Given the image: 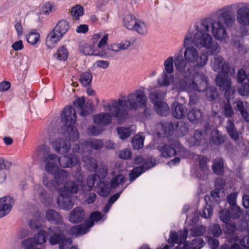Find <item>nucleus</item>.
<instances>
[{
    "mask_svg": "<svg viewBox=\"0 0 249 249\" xmlns=\"http://www.w3.org/2000/svg\"><path fill=\"white\" fill-rule=\"evenodd\" d=\"M189 37L184 38L183 55L182 49L174 54V64L178 76L173 84V88L178 92L201 91L207 85V76L195 69L203 68L207 64L208 54L200 53L192 45Z\"/></svg>",
    "mask_w": 249,
    "mask_h": 249,
    "instance_id": "1",
    "label": "nucleus"
},
{
    "mask_svg": "<svg viewBox=\"0 0 249 249\" xmlns=\"http://www.w3.org/2000/svg\"><path fill=\"white\" fill-rule=\"evenodd\" d=\"M51 246L58 245L59 249H68L72 244L71 238H67L61 228L51 226L47 231L40 230L33 237L23 240L21 243L22 249H42L37 246L42 245L47 241Z\"/></svg>",
    "mask_w": 249,
    "mask_h": 249,
    "instance_id": "2",
    "label": "nucleus"
},
{
    "mask_svg": "<svg viewBox=\"0 0 249 249\" xmlns=\"http://www.w3.org/2000/svg\"><path fill=\"white\" fill-rule=\"evenodd\" d=\"M215 15L216 20L207 18L204 21H208L210 23L209 30L211 28L212 33L216 40L227 42L229 36L226 27H231L235 21L234 15L232 12V7L230 5L226 6L217 10Z\"/></svg>",
    "mask_w": 249,
    "mask_h": 249,
    "instance_id": "3",
    "label": "nucleus"
},
{
    "mask_svg": "<svg viewBox=\"0 0 249 249\" xmlns=\"http://www.w3.org/2000/svg\"><path fill=\"white\" fill-rule=\"evenodd\" d=\"M210 24L208 21H203L199 25H195V29H190L185 37H190L192 44H194L197 48H204L212 55L219 53L221 47L208 33Z\"/></svg>",
    "mask_w": 249,
    "mask_h": 249,
    "instance_id": "4",
    "label": "nucleus"
},
{
    "mask_svg": "<svg viewBox=\"0 0 249 249\" xmlns=\"http://www.w3.org/2000/svg\"><path fill=\"white\" fill-rule=\"evenodd\" d=\"M123 103L122 99L117 101L112 100L104 106L106 112L101 113L93 116V121L97 124H109L111 123L112 118L114 117L119 123H123L126 119V111H121L119 107Z\"/></svg>",
    "mask_w": 249,
    "mask_h": 249,
    "instance_id": "5",
    "label": "nucleus"
},
{
    "mask_svg": "<svg viewBox=\"0 0 249 249\" xmlns=\"http://www.w3.org/2000/svg\"><path fill=\"white\" fill-rule=\"evenodd\" d=\"M211 67L214 71H219L215 78V81L220 89L224 90L230 88L231 83L228 76L230 68L229 64L225 63L222 57L217 55L212 58L211 60Z\"/></svg>",
    "mask_w": 249,
    "mask_h": 249,
    "instance_id": "6",
    "label": "nucleus"
},
{
    "mask_svg": "<svg viewBox=\"0 0 249 249\" xmlns=\"http://www.w3.org/2000/svg\"><path fill=\"white\" fill-rule=\"evenodd\" d=\"M123 103L119 107L121 111H126V119L128 116V110L136 109L141 107H145L146 105L147 98L144 92L142 89H138L130 93L124 100H122Z\"/></svg>",
    "mask_w": 249,
    "mask_h": 249,
    "instance_id": "7",
    "label": "nucleus"
},
{
    "mask_svg": "<svg viewBox=\"0 0 249 249\" xmlns=\"http://www.w3.org/2000/svg\"><path fill=\"white\" fill-rule=\"evenodd\" d=\"M70 179L69 174L66 171L61 169L55 173L54 180L50 176L44 174L42 177V183L47 189L54 190L61 185L64 186Z\"/></svg>",
    "mask_w": 249,
    "mask_h": 249,
    "instance_id": "8",
    "label": "nucleus"
},
{
    "mask_svg": "<svg viewBox=\"0 0 249 249\" xmlns=\"http://www.w3.org/2000/svg\"><path fill=\"white\" fill-rule=\"evenodd\" d=\"M131 42L127 40H124L120 42H113L110 44L106 49L103 48L100 53V56L107 58H112L120 52L127 50L130 46Z\"/></svg>",
    "mask_w": 249,
    "mask_h": 249,
    "instance_id": "9",
    "label": "nucleus"
},
{
    "mask_svg": "<svg viewBox=\"0 0 249 249\" xmlns=\"http://www.w3.org/2000/svg\"><path fill=\"white\" fill-rule=\"evenodd\" d=\"M90 220L86 222L85 225H77L71 227L69 231V233L71 235L76 236L82 235L89 231V229L94 225V221H98L102 218L101 213L98 212H92L90 215Z\"/></svg>",
    "mask_w": 249,
    "mask_h": 249,
    "instance_id": "10",
    "label": "nucleus"
},
{
    "mask_svg": "<svg viewBox=\"0 0 249 249\" xmlns=\"http://www.w3.org/2000/svg\"><path fill=\"white\" fill-rule=\"evenodd\" d=\"M74 177L76 179V182H68L65 185L58 190L59 195L62 196H70L72 194H75L78 192L79 186L82 185L83 176L81 170H78L75 173Z\"/></svg>",
    "mask_w": 249,
    "mask_h": 249,
    "instance_id": "11",
    "label": "nucleus"
},
{
    "mask_svg": "<svg viewBox=\"0 0 249 249\" xmlns=\"http://www.w3.org/2000/svg\"><path fill=\"white\" fill-rule=\"evenodd\" d=\"M164 94L158 90L151 92L149 96L150 101L155 105V110L161 116H167L170 112L167 104L162 101Z\"/></svg>",
    "mask_w": 249,
    "mask_h": 249,
    "instance_id": "12",
    "label": "nucleus"
},
{
    "mask_svg": "<svg viewBox=\"0 0 249 249\" xmlns=\"http://www.w3.org/2000/svg\"><path fill=\"white\" fill-rule=\"evenodd\" d=\"M135 162L137 164H141V165L135 168L130 173L129 178L131 182L135 180L143 172L153 167L156 164L155 161H153L152 158L145 160L141 156H137L135 158Z\"/></svg>",
    "mask_w": 249,
    "mask_h": 249,
    "instance_id": "13",
    "label": "nucleus"
},
{
    "mask_svg": "<svg viewBox=\"0 0 249 249\" xmlns=\"http://www.w3.org/2000/svg\"><path fill=\"white\" fill-rule=\"evenodd\" d=\"M108 37V34L105 35L99 42L97 45V48L96 50H93L91 45L85 42H81L79 45V50L80 52L85 55H93L100 56L99 54H100L102 51V49L105 48L107 44Z\"/></svg>",
    "mask_w": 249,
    "mask_h": 249,
    "instance_id": "14",
    "label": "nucleus"
},
{
    "mask_svg": "<svg viewBox=\"0 0 249 249\" xmlns=\"http://www.w3.org/2000/svg\"><path fill=\"white\" fill-rule=\"evenodd\" d=\"M188 235V231L185 229L183 231H179L178 232L171 231L168 242L170 243H177L178 245L175 249H190L189 244L184 241L186 240Z\"/></svg>",
    "mask_w": 249,
    "mask_h": 249,
    "instance_id": "15",
    "label": "nucleus"
},
{
    "mask_svg": "<svg viewBox=\"0 0 249 249\" xmlns=\"http://www.w3.org/2000/svg\"><path fill=\"white\" fill-rule=\"evenodd\" d=\"M77 116L74 109L71 106L66 107L61 114V119L57 123L62 124H74Z\"/></svg>",
    "mask_w": 249,
    "mask_h": 249,
    "instance_id": "16",
    "label": "nucleus"
},
{
    "mask_svg": "<svg viewBox=\"0 0 249 249\" xmlns=\"http://www.w3.org/2000/svg\"><path fill=\"white\" fill-rule=\"evenodd\" d=\"M59 158L54 154H48L44 156L45 170L48 173L53 174L59 166Z\"/></svg>",
    "mask_w": 249,
    "mask_h": 249,
    "instance_id": "17",
    "label": "nucleus"
},
{
    "mask_svg": "<svg viewBox=\"0 0 249 249\" xmlns=\"http://www.w3.org/2000/svg\"><path fill=\"white\" fill-rule=\"evenodd\" d=\"M14 204L13 199L9 196L0 198V218L10 213Z\"/></svg>",
    "mask_w": 249,
    "mask_h": 249,
    "instance_id": "18",
    "label": "nucleus"
},
{
    "mask_svg": "<svg viewBox=\"0 0 249 249\" xmlns=\"http://www.w3.org/2000/svg\"><path fill=\"white\" fill-rule=\"evenodd\" d=\"M236 20L241 26H249V5L242 6L237 10Z\"/></svg>",
    "mask_w": 249,
    "mask_h": 249,
    "instance_id": "19",
    "label": "nucleus"
},
{
    "mask_svg": "<svg viewBox=\"0 0 249 249\" xmlns=\"http://www.w3.org/2000/svg\"><path fill=\"white\" fill-rule=\"evenodd\" d=\"M85 98L83 97L77 98L73 102V105L75 107L81 109L80 115L86 116L89 115L93 110V106L91 103H87L84 106Z\"/></svg>",
    "mask_w": 249,
    "mask_h": 249,
    "instance_id": "20",
    "label": "nucleus"
},
{
    "mask_svg": "<svg viewBox=\"0 0 249 249\" xmlns=\"http://www.w3.org/2000/svg\"><path fill=\"white\" fill-rule=\"evenodd\" d=\"M171 144L174 147H171L167 145H165L163 147L159 146L162 156L164 157H172L175 155L177 152L179 153L181 152L182 150H183L178 141L175 142L174 144L171 143Z\"/></svg>",
    "mask_w": 249,
    "mask_h": 249,
    "instance_id": "21",
    "label": "nucleus"
},
{
    "mask_svg": "<svg viewBox=\"0 0 249 249\" xmlns=\"http://www.w3.org/2000/svg\"><path fill=\"white\" fill-rule=\"evenodd\" d=\"M224 90H225V95L227 99V101L224 103L223 107V112L227 117H231L233 114L234 112L231 106L230 105L229 100L233 97V91L231 89V87Z\"/></svg>",
    "mask_w": 249,
    "mask_h": 249,
    "instance_id": "22",
    "label": "nucleus"
},
{
    "mask_svg": "<svg viewBox=\"0 0 249 249\" xmlns=\"http://www.w3.org/2000/svg\"><path fill=\"white\" fill-rule=\"evenodd\" d=\"M85 216V212L80 207H77L72 210L69 215V221L73 223L82 221Z\"/></svg>",
    "mask_w": 249,
    "mask_h": 249,
    "instance_id": "23",
    "label": "nucleus"
},
{
    "mask_svg": "<svg viewBox=\"0 0 249 249\" xmlns=\"http://www.w3.org/2000/svg\"><path fill=\"white\" fill-rule=\"evenodd\" d=\"M187 110L185 105L178 102L173 104L172 114L177 119H181L187 113Z\"/></svg>",
    "mask_w": 249,
    "mask_h": 249,
    "instance_id": "24",
    "label": "nucleus"
},
{
    "mask_svg": "<svg viewBox=\"0 0 249 249\" xmlns=\"http://www.w3.org/2000/svg\"><path fill=\"white\" fill-rule=\"evenodd\" d=\"M45 217L48 221L55 224H61L63 222L61 215L54 210H47Z\"/></svg>",
    "mask_w": 249,
    "mask_h": 249,
    "instance_id": "25",
    "label": "nucleus"
},
{
    "mask_svg": "<svg viewBox=\"0 0 249 249\" xmlns=\"http://www.w3.org/2000/svg\"><path fill=\"white\" fill-rule=\"evenodd\" d=\"M78 160L75 155H71L70 157L64 156L59 158V166L63 168L71 167L77 164Z\"/></svg>",
    "mask_w": 249,
    "mask_h": 249,
    "instance_id": "26",
    "label": "nucleus"
},
{
    "mask_svg": "<svg viewBox=\"0 0 249 249\" xmlns=\"http://www.w3.org/2000/svg\"><path fill=\"white\" fill-rule=\"evenodd\" d=\"M35 194L38 196L40 201L46 205L49 204L53 201V198L49 196L46 191L40 185H36Z\"/></svg>",
    "mask_w": 249,
    "mask_h": 249,
    "instance_id": "27",
    "label": "nucleus"
},
{
    "mask_svg": "<svg viewBox=\"0 0 249 249\" xmlns=\"http://www.w3.org/2000/svg\"><path fill=\"white\" fill-rule=\"evenodd\" d=\"M62 36L54 30L49 33L46 39V45L48 48H52L62 38Z\"/></svg>",
    "mask_w": 249,
    "mask_h": 249,
    "instance_id": "28",
    "label": "nucleus"
},
{
    "mask_svg": "<svg viewBox=\"0 0 249 249\" xmlns=\"http://www.w3.org/2000/svg\"><path fill=\"white\" fill-rule=\"evenodd\" d=\"M53 146L58 153L63 154L66 153L70 147L69 142L64 140H58L53 143Z\"/></svg>",
    "mask_w": 249,
    "mask_h": 249,
    "instance_id": "29",
    "label": "nucleus"
},
{
    "mask_svg": "<svg viewBox=\"0 0 249 249\" xmlns=\"http://www.w3.org/2000/svg\"><path fill=\"white\" fill-rule=\"evenodd\" d=\"M117 131L119 138L121 140H124L129 137L131 134H134L136 131V129L135 128L133 127V125L127 127L121 126L117 127Z\"/></svg>",
    "mask_w": 249,
    "mask_h": 249,
    "instance_id": "30",
    "label": "nucleus"
},
{
    "mask_svg": "<svg viewBox=\"0 0 249 249\" xmlns=\"http://www.w3.org/2000/svg\"><path fill=\"white\" fill-rule=\"evenodd\" d=\"M111 188H112L110 185H109L108 182L100 181V182L97 184L96 192L99 195L103 197H106L110 194Z\"/></svg>",
    "mask_w": 249,
    "mask_h": 249,
    "instance_id": "31",
    "label": "nucleus"
},
{
    "mask_svg": "<svg viewBox=\"0 0 249 249\" xmlns=\"http://www.w3.org/2000/svg\"><path fill=\"white\" fill-rule=\"evenodd\" d=\"M174 79L173 74L162 71L160 77L157 80V83L160 86H169Z\"/></svg>",
    "mask_w": 249,
    "mask_h": 249,
    "instance_id": "32",
    "label": "nucleus"
},
{
    "mask_svg": "<svg viewBox=\"0 0 249 249\" xmlns=\"http://www.w3.org/2000/svg\"><path fill=\"white\" fill-rule=\"evenodd\" d=\"M70 196H62L59 195L57 199V202L58 206L63 209L70 210L73 206V204L71 202L70 198Z\"/></svg>",
    "mask_w": 249,
    "mask_h": 249,
    "instance_id": "33",
    "label": "nucleus"
},
{
    "mask_svg": "<svg viewBox=\"0 0 249 249\" xmlns=\"http://www.w3.org/2000/svg\"><path fill=\"white\" fill-rule=\"evenodd\" d=\"M234 104L235 105V109L240 112L242 117L246 122H249V114L245 107L244 102L241 100L236 99Z\"/></svg>",
    "mask_w": 249,
    "mask_h": 249,
    "instance_id": "34",
    "label": "nucleus"
},
{
    "mask_svg": "<svg viewBox=\"0 0 249 249\" xmlns=\"http://www.w3.org/2000/svg\"><path fill=\"white\" fill-rule=\"evenodd\" d=\"M132 30L136 32L139 35L144 36L148 32V28L144 21L138 19Z\"/></svg>",
    "mask_w": 249,
    "mask_h": 249,
    "instance_id": "35",
    "label": "nucleus"
},
{
    "mask_svg": "<svg viewBox=\"0 0 249 249\" xmlns=\"http://www.w3.org/2000/svg\"><path fill=\"white\" fill-rule=\"evenodd\" d=\"M69 29L70 25L68 22L65 20H61L57 23L53 29L54 31L57 32L63 36Z\"/></svg>",
    "mask_w": 249,
    "mask_h": 249,
    "instance_id": "36",
    "label": "nucleus"
},
{
    "mask_svg": "<svg viewBox=\"0 0 249 249\" xmlns=\"http://www.w3.org/2000/svg\"><path fill=\"white\" fill-rule=\"evenodd\" d=\"M202 117L201 112L196 108L191 109L188 113V118L191 122L197 123Z\"/></svg>",
    "mask_w": 249,
    "mask_h": 249,
    "instance_id": "37",
    "label": "nucleus"
},
{
    "mask_svg": "<svg viewBox=\"0 0 249 249\" xmlns=\"http://www.w3.org/2000/svg\"><path fill=\"white\" fill-rule=\"evenodd\" d=\"M138 19L131 15H126L124 18V25L128 29L132 30Z\"/></svg>",
    "mask_w": 249,
    "mask_h": 249,
    "instance_id": "38",
    "label": "nucleus"
},
{
    "mask_svg": "<svg viewBox=\"0 0 249 249\" xmlns=\"http://www.w3.org/2000/svg\"><path fill=\"white\" fill-rule=\"evenodd\" d=\"M174 62H175L174 56H169L166 59L163 63V71L173 74L174 72Z\"/></svg>",
    "mask_w": 249,
    "mask_h": 249,
    "instance_id": "39",
    "label": "nucleus"
},
{
    "mask_svg": "<svg viewBox=\"0 0 249 249\" xmlns=\"http://www.w3.org/2000/svg\"><path fill=\"white\" fill-rule=\"evenodd\" d=\"M68 52L65 46L60 47L57 52L54 54L53 57L60 61H65L68 57Z\"/></svg>",
    "mask_w": 249,
    "mask_h": 249,
    "instance_id": "40",
    "label": "nucleus"
},
{
    "mask_svg": "<svg viewBox=\"0 0 249 249\" xmlns=\"http://www.w3.org/2000/svg\"><path fill=\"white\" fill-rule=\"evenodd\" d=\"M235 229L236 227L235 224L231 221L228 223H226V226L224 231L228 235H230L231 234L232 237V239L230 240V242H232V240H233V241H237L238 240L237 236H236V235L233 234V233L235 231Z\"/></svg>",
    "mask_w": 249,
    "mask_h": 249,
    "instance_id": "41",
    "label": "nucleus"
},
{
    "mask_svg": "<svg viewBox=\"0 0 249 249\" xmlns=\"http://www.w3.org/2000/svg\"><path fill=\"white\" fill-rule=\"evenodd\" d=\"M144 138L141 135H135L132 140L133 147L135 149H141L143 146Z\"/></svg>",
    "mask_w": 249,
    "mask_h": 249,
    "instance_id": "42",
    "label": "nucleus"
},
{
    "mask_svg": "<svg viewBox=\"0 0 249 249\" xmlns=\"http://www.w3.org/2000/svg\"><path fill=\"white\" fill-rule=\"evenodd\" d=\"M39 34L34 31H31L26 37L27 41L32 45H35L39 42Z\"/></svg>",
    "mask_w": 249,
    "mask_h": 249,
    "instance_id": "43",
    "label": "nucleus"
},
{
    "mask_svg": "<svg viewBox=\"0 0 249 249\" xmlns=\"http://www.w3.org/2000/svg\"><path fill=\"white\" fill-rule=\"evenodd\" d=\"M207 84L206 85V87L204 89V90H202L204 91L205 89H206V98L209 101H213L214 100L217 96V93L216 91V89L214 87H211L207 88ZM202 92V91H201Z\"/></svg>",
    "mask_w": 249,
    "mask_h": 249,
    "instance_id": "44",
    "label": "nucleus"
},
{
    "mask_svg": "<svg viewBox=\"0 0 249 249\" xmlns=\"http://www.w3.org/2000/svg\"><path fill=\"white\" fill-rule=\"evenodd\" d=\"M71 13L73 19H78L83 15L84 9L82 6L76 5L71 8Z\"/></svg>",
    "mask_w": 249,
    "mask_h": 249,
    "instance_id": "45",
    "label": "nucleus"
},
{
    "mask_svg": "<svg viewBox=\"0 0 249 249\" xmlns=\"http://www.w3.org/2000/svg\"><path fill=\"white\" fill-rule=\"evenodd\" d=\"M213 170L216 174H221L223 172V161L221 159H217L213 161Z\"/></svg>",
    "mask_w": 249,
    "mask_h": 249,
    "instance_id": "46",
    "label": "nucleus"
},
{
    "mask_svg": "<svg viewBox=\"0 0 249 249\" xmlns=\"http://www.w3.org/2000/svg\"><path fill=\"white\" fill-rule=\"evenodd\" d=\"M83 161L86 168L90 172L95 171L97 169V162L94 159L84 158Z\"/></svg>",
    "mask_w": 249,
    "mask_h": 249,
    "instance_id": "47",
    "label": "nucleus"
},
{
    "mask_svg": "<svg viewBox=\"0 0 249 249\" xmlns=\"http://www.w3.org/2000/svg\"><path fill=\"white\" fill-rule=\"evenodd\" d=\"M92 78V74L89 72L85 71L81 74L80 81L84 86H88L90 84Z\"/></svg>",
    "mask_w": 249,
    "mask_h": 249,
    "instance_id": "48",
    "label": "nucleus"
},
{
    "mask_svg": "<svg viewBox=\"0 0 249 249\" xmlns=\"http://www.w3.org/2000/svg\"><path fill=\"white\" fill-rule=\"evenodd\" d=\"M125 180V178L122 175L119 174L114 177L110 182V186L112 188H115L121 184H123Z\"/></svg>",
    "mask_w": 249,
    "mask_h": 249,
    "instance_id": "49",
    "label": "nucleus"
},
{
    "mask_svg": "<svg viewBox=\"0 0 249 249\" xmlns=\"http://www.w3.org/2000/svg\"><path fill=\"white\" fill-rule=\"evenodd\" d=\"M234 45L237 48L241 54H246L247 52V49L243 45V41L242 37H239L237 39H233Z\"/></svg>",
    "mask_w": 249,
    "mask_h": 249,
    "instance_id": "50",
    "label": "nucleus"
},
{
    "mask_svg": "<svg viewBox=\"0 0 249 249\" xmlns=\"http://www.w3.org/2000/svg\"><path fill=\"white\" fill-rule=\"evenodd\" d=\"M212 141L217 144L223 143L225 141V137L219 134L217 130H214L212 132Z\"/></svg>",
    "mask_w": 249,
    "mask_h": 249,
    "instance_id": "51",
    "label": "nucleus"
},
{
    "mask_svg": "<svg viewBox=\"0 0 249 249\" xmlns=\"http://www.w3.org/2000/svg\"><path fill=\"white\" fill-rule=\"evenodd\" d=\"M162 132H158L160 137H167L173 133L174 125H160Z\"/></svg>",
    "mask_w": 249,
    "mask_h": 249,
    "instance_id": "52",
    "label": "nucleus"
},
{
    "mask_svg": "<svg viewBox=\"0 0 249 249\" xmlns=\"http://www.w3.org/2000/svg\"><path fill=\"white\" fill-rule=\"evenodd\" d=\"M66 129L69 134L70 139L73 141L78 139L79 134L74 125H66Z\"/></svg>",
    "mask_w": 249,
    "mask_h": 249,
    "instance_id": "53",
    "label": "nucleus"
},
{
    "mask_svg": "<svg viewBox=\"0 0 249 249\" xmlns=\"http://www.w3.org/2000/svg\"><path fill=\"white\" fill-rule=\"evenodd\" d=\"M104 131L103 125H90L88 128L89 135H97Z\"/></svg>",
    "mask_w": 249,
    "mask_h": 249,
    "instance_id": "54",
    "label": "nucleus"
},
{
    "mask_svg": "<svg viewBox=\"0 0 249 249\" xmlns=\"http://www.w3.org/2000/svg\"><path fill=\"white\" fill-rule=\"evenodd\" d=\"M204 245V242L203 239L198 238L194 239L189 247L190 249H200Z\"/></svg>",
    "mask_w": 249,
    "mask_h": 249,
    "instance_id": "55",
    "label": "nucleus"
},
{
    "mask_svg": "<svg viewBox=\"0 0 249 249\" xmlns=\"http://www.w3.org/2000/svg\"><path fill=\"white\" fill-rule=\"evenodd\" d=\"M206 231V229L202 226H199L191 230V234L193 236H199L203 235Z\"/></svg>",
    "mask_w": 249,
    "mask_h": 249,
    "instance_id": "56",
    "label": "nucleus"
},
{
    "mask_svg": "<svg viewBox=\"0 0 249 249\" xmlns=\"http://www.w3.org/2000/svg\"><path fill=\"white\" fill-rule=\"evenodd\" d=\"M229 210L231 218L232 219L238 218L241 213V210L237 206H231L229 208Z\"/></svg>",
    "mask_w": 249,
    "mask_h": 249,
    "instance_id": "57",
    "label": "nucleus"
},
{
    "mask_svg": "<svg viewBox=\"0 0 249 249\" xmlns=\"http://www.w3.org/2000/svg\"><path fill=\"white\" fill-rule=\"evenodd\" d=\"M219 217L220 220L225 224L231 222V216L229 209L228 211L224 210L221 211L219 213Z\"/></svg>",
    "mask_w": 249,
    "mask_h": 249,
    "instance_id": "58",
    "label": "nucleus"
},
{
    "mask_svg": "<svg viewBox=\"0 0 249 249\" xmlns=\"http://www.w3.org/2000/svg\"><path fill=\"white\" fill-rule=\"evenodd\" d=\"M227 129L229 135L233 140H237L238 139L239 133L234 125H228Z\"/></svg>",
    "mask_w": 249,
    "mask_h": 249,
    "instance_id": "59",
    "label": "nucleus"
},
{
    "mask_svg": "<svg viewBox=\"0 0 249 249\" xmlns=\"http://www.w3.org/2000/svg\"><path fill=\"white\" fill-rule=\"evenodd\" d=\"M240 85L238 87L239 93L243 96H246L249 93V84L246 83H239Z\"/></svg>",
    "mask_w": 249,
    "mask_h": 249,
    "instance_id": "60",
    "label": "nucleus"
},
{
    "mask_svg": "<svg viewBox=\"0 0 249 249\" xmlns=\"http://www.w3.org/2000/svg\"><path fill=\"white\" fill-rule=\"evenodd\" d=\"M98 175H97V179L99 181H102L107 175V169L106 166L102 165L98 170Z\"/></svg>",
    "mask_w": 249,
    "mask_h": 249,
    "instance_id": "61",
    "label": "nucleus"
},
{
    "mask_svg": "<svg viewBox=\"0 0 249 249\" xmlns=\"http://www.w3.org/2000/svg\"><path fill=\"white\" fill-rule=\"evenodd\" d=\"M194 139L195 140L194 144L196 145L200 144L201 143L204 142L203 139L202 133L201 131L197 130L195 131Z\"/></svg>",
    "mask_w": 249,
    "mask_h": 249,
    "instance_id": "62",
    "label": "nucleus"
},
{
    "mask_svg": "<svg viewBox=\"0 0 249 249\" xmlns=\"http://www.w3.org/2000/svg\"><path fill=\"white\" fill-rule=\"evenodd\" d=\"M210 234H212L215 237L219 236L222 233L220 227L217 224L212 225L210 227Z\"/></svg>",
    "mask_w": 249,
    "mask_h": 249,
    "instance_id": "63",
    "label": "nucleus"
},
{
    "mask_svg": "<svg viewBox=\"0 0 249 249\" xmlns=\"http://www.w3.org/2000/svg\"><path fill=\"white\" fill-rule=\"evenodd\" d=\"M29 227L33 230H38L42 227V224L36 218H32L28 221Z\"/></svg>",
    "mask_w": 249,
    "mask_h": 249,
    "instance_id": "64",
    "label": "nucleus"
}]
</instances>
